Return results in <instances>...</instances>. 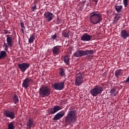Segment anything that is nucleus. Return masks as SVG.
<instances>
[{
    "label": "nucleus",
    "mask_w": 129,
    "mask_h": 129,
    "mask_svg": "<svg viewBox=\"0 0 129 129\" xmlns=\"http://www.w3.org/2000/svg\"><path fill=\"white\" fill-rule=\"evenodd\" d=\"M7 42L9 47H13L14 44L13 43V37H10L9 35H7Z\"/></svg>",
    "instance_id": "nucleus-18"
},
{
    "label": "nucleus",
    "mask_w": 129,
    "mask_h": 129,
    "mask_svg": "<svg viewBox=\"0 0 129 129\" xmlns=\"http://www.w3.org/2000/svg\"><path fill=\"white\" fill-rule=\"evenodd\" d=\"M59 75L61 77H64V76H65V69H60Z\"/></svg>",
    "instance_id": "nucleus-29"
},
{
    "label": "nucleus",
    "mask_w": 129,
    "mask_h": 129,
    "mask_svg": "<svg viewBox=\"0 0 129 129\" xmlns=\"http://www.w3.org/2000/svg\"><path fill=\"white\" fill-rule=\"evenodd\" d=\"M120 36L122 39H126L129 37V30H121L120 33Z\"/></svg>",
    "instance_id": "nucleus-14"
},
{
    "label": "nucleus",
    "mask_w": 129,
    "mask_h": 129,
    "mask_svg": "<svg viewBox=\"0 0 129 129\" xmlns=\"http://www.w3.org/2000/svg\"><path fill=\"white\" fill-rule=\"evenodd\" d=\"M57 38V34L55 33L51 37L52 40H55Z\"/></svg>",
    "instance_id": "nucleus-35"
},
{
    "label": "nucleus",
    "mask_w": 129,
    "mask_h": 129,
    "mask_svg": "<svg viewBox=\"0 0 129 129\" xmlns=\"http://www.w3.org/2000/svg\"><path fill=\"white\" fill-rule=\"evenodd\" d=\"M123 83H125V84L126 85H127V86H128V85H129V76H128V77H127L126 80L123 82Z\"/></svg>",
    "instance_id": "nucleus-31"
},
{
    "label": "nucleus",
    "mask_w": 129,
    "mask_h": 129,
    "mask_svg": "<svg viewBox=\"0 0 129 129\" xmlns=\"http://www.w3.org/2000/svg\"><path fill=\"white\" fill-rule=\"evenodd\" d=\"M123 3L124 6V7L126 8V7H127V0H123Z\"/></svg>",
    "instance_id": "nucleus-34"
},
{
    "label": "nucleus",
    "mask_w": 129,
    "mask_h": 129,
    "mask_svg": "<svg viewBox=\"0 0 129 129\" xmlns=\"http://www.w3.org/2000/svg\"><path fill=\"white\" fill-rule=\"evenodd\" d=\"M35 40V36H34V34H31L30 35V37L29 39V43L32 44V43H34V41Z\"/></svg>",
    "instance_id": "nucleus-26"
},
{
    "label": "nucleus",
    "mask_w": 129,
    "mask_h": 129,
    "mask_svg": "<svg viewBox=\"0 0 129 129\" xmlns=\"http://www.w3.org/2000/svg\"><path fill=\"white\" fill-rule=\"evenodd\" d=\"M77 111L75 110H71L68 111L64 118V122L66 124H72L77 121Z\"/></svg>",
    "instance_id": "nucleus-2"
},
{
    "label": "nucleus",
    "mask_w": 129,
    "mask_h": 129,
    "mask_svg": "<svg viewBox=\"0 0 129 129\" xmlns=\"http://www.w3.org/2000/svg\"><path fill=\"white\" fill-rule=\"evenodd\" d=\"M36 8H37V5H36V4H34L31 8V9H32V11L34 12L35 10H36Z\"/></svg>",
    "instance_id": "nucleus-32"
},
{
    "label": "nucleus",
    "mask_w": 129,
    "mask_h": 129,
    "mask_svg": "<svg viewBox=\"0 0 129 129\" xmlns=\"http://www.w3.org/2000/svg\"><path fill=\"white\" fill-rule=\"evenodd\" d=\"M60 109H62V107L56 105L54 106L53 108L49 109L48 112L49 114H54V113H56V112L59 111Z\"/></svg>",
    "instance_id": "nucleus-12"
},
{
    "label": "nucleus",
    "mask_w": 129,
    "mask_h": 129,
    "mask_svg": "<svg viewBox=\"0 0 129 129\" xmlns=\"http://www.w3.org/2000/svg\"><path fill=\"white\" fill-rule=\"evenodd\" d=\"M87 6L88 7V4H87Z\"/></svg>",
    "instance_id": "nucleus-40"
},
{
    "label": "nucleus",
    "mask_w": 129,
    "mask_h": 129,
    "mask_svg": "<svg viewBox=\"0 0 129 129\" xmlns=\"http://www.w3.org/2000/svg\"><path fill=\"white\" fill-rule=\"evenodd\" d=\"M93 3H95L96 5H97V3H98V0H92Z\"/></svg>",
    "instance_id": "nucleus-38"
},
{
    "label": "nucleus",
    "mask_w": 129,
    "mask_h": 129,
    "mask_svg": "<svg viewBox=\"0 0 129 129\" xmlns=\"http://www.w3.org/2000/svg\"><path fill=\"white\" fill-rule=\"evenodd\" d=\"M15 122H11L9 124H8V129H15Z\"/></svg>",
    "instance_id": "nucleus-30"
},
{
    "label": "nucleus",
    "mask_w": 129,
    "mask_h": 129,
    "mask_svg": "<svg viewBox=\"0 0 129 129\" xmlns=\"http://www.w3.org/2000/svg\"><path fill=\"white\" fill-rule=\"evenodd\" d=\"M4 32L5 35H7V34H8V31L7 29H5V30H4Z\"/></svg>",
    "instance_id": "nucleus-37"
},
{
    "label": "nucleus",
    "mask_w": 129,
    "mask_h": 129,
    "mask_svg": "<svg viewBox=\"0 0 129 129\" xmlns=\"http://www.w3.org/2000/svg\"><path fill=\"white\" fill-rule=\"evenodd\" d=\"M120 18V16L119 15H117L115 16L114 18H113V24H116V22Z\"/></svg>",
    "instance_id": "nucleus-28"
},
{
    "label": "nucleus",
    "mask_w": 129,
    "mask_h": 129,
    "mask_svg": "<svg viewBox=\"0 0 129 129\" xmlns=\"http://www.w3.org/2000/svg\"><path fill=\"white\" fill-rule=\"evenodd\" d=\"M94 53L93 50H84V56H87V57H90Z\"/></svg>",
    "instance_id": "nucleus-19"
},
{
    "label": "nucleus",
    "mask_w": 129,
    "mask_h": 129,
    "mask_svg": "<svg viewBox=\"0 0 129 129\" xmlns=\"http://www.w3.org/2000/svg\"><path fill=\"white\" fill-rule=\"evenodd\" d=\"M51 94V89L48 87H42L39 89V95L41 97H46Z\"/></svg>",
    "instance_id": "nucleus-4"
},
{
    "label": "nucleus",
    "mask_w": 129,
    "mask_h": 129,
    "mask_svg": "<svg viewBox=\"0 0 129 129\" xmlns=\"http://www.w3.org/2000/svg\"><path fill=\"white\" fill-rule=\"evenodd\" d=\"M74 56L76 58H78V57L80 58V57H82V56H84V50H78L76 51L74 54Z\"/></svg>",
    "instance_id": "nucleus-17"
},
{
    "label": "nucleus",
    "mask_w": 129,
    "mask_h": 129,
    "mask_svg": "<svg viewBox=\"0 0 129 129\" xmlns=\"http://www.w3.org/2000/svg\"><path fill=\"white\" fill-rule=\"evenodd\" d=\"M21 27L22 29H26V27H25V24H24V22H21L20 23Z\"/></svg>",
    "instance_id": "nucleus-36"
},
{
    "label": "nucleus",
    "mask_w": 129,
    "mask_h": 129,
    "mask_svg": "<svg viewBox=\"0 0 129 129\" xmlns=\"http://www.w3.org/2000/svg\"><path fill=\"white\" fill-rule=\"evenodd\" d=\"M4 47H5V51H8L9 50L8 47V44H7V43H6V42H4Z\"/></svg>",
    "instance_id": "nucleus-33"
},
{
    "label": "nucleus",
    "mask_w": 129,
    "mask_h": 129,
    "mask_svg": "<svg viewBox=\"0 0 129 129\" xmlns=\"http://www.w3.org/2000/svg\"><path fill=\"white\" fill-rule=\"evenodd\" d=\"M92 38V36H91L90 35L86 33L83 34L81 37V40L82 41H84V42H88L91 40Z\"/></svg>",
    "instance_id": "nucleus-13"
},
{
    "label": "nucleus",
    "mask_w": 129,
    "mask_h": 129,
    "mask_svg": "<svg viewBox=\"0 0 129 129\" xmlns=\"http://www.w3.org/2000/svg\"><path fill=\"white\" fill-rule=\"evenodd\" d=\"M110 93L111 95H113V96H116V94H117V92H116V90L115 89L113 88L111 89L110 91Z\"/></svg>",
    "instance_id": "nucleus-27"
},
{
    "label": "nucleus",
    "mask_w": 129,
    "mask_h": 129,
    "mask_svg": "<svg viewBox=\"0 0 129 129\" xmlns=\"http://www.w3.org/2000/svg\"><path fill=\"white\" fill-rule=\"evenodd\" d=\"M4 115L5 117H8L11 119H14L15 117V112L12 111L10 110H7L4 111Z\"/></svg>",
    "instance_id": "nucleus-7"
},
{
    "label": "nucleus",
    "mask_w": 129,
    "mask_h": 129,
    "mask_svg": "<svg viewBox=\"0 0 129 129\" xmlns=\"http://www.w3.org/2000/svg\"><path fill=\"white\" fill-rule=\"evenodd\" d=\"M102 91H103V88L99 86V85H96L94 88L91 89L90 93L93 97H96V96L101 94Z\"/></svg>",
    "instance_id": "nucleus-3"
},
{
    "label": "nucleus",
    "mask_w": 129,
    "mask_h": 129,
    "mask_svg": "<svg viewBox=\"0 0 129 129\" xmlns=\"http://www.w3.org/2000/svg\"><path fill=\"white\" fill-rule=\"evenodd\" d=\"M18 66V68L20 69L22 72H25V71L30 67V63L23 62L22 63H19Z\"/></svg>",
    "instance_id": "nucleus-10"
},
{
    "label": "nucleus",
    "mask_w": 129,
    "mask_h": 129,
    "mask_svg": "<svg viewBox=\"0 0 129 129\" xmlns=\"http://www.w3.org/2000/svg\"><path fill=\"white\" fill-rule=\"evenodd\" d=\"M63 61L67 65H69V62L70 61V57L68 56V55H66L64 57Z\"/></svg>",
    "instance_id": "nucleus-23"
},
{
    "label": "nucleus",
    "mask_w": 129,
    "mask_h": 129,
    "mask_svg": "<svg viewBox=\"0 0 129 129\" xmlns=\"http://www.w3.org/2000/svg\"><path fill=\"white\" fill-rule=\"evenodd\" d=\"M13 102L16 104L19 102V97L17 94H15L12 98Z\"/></svg>",
    "instance_id": "nucleus-25"
},
{
    "label": "nucleus",
    "mask_w": 129,
    "mask_h": 129,
    "mask_svg": "<svg viewBox=\"0 0 129 129\" xmlns=\"http://www.w3.org/2000/svg\"><path fill=\"white\" fill-rule=\"evenodd\" d=\"M33 82V80L30 78H26L23 83H22V87H24L25 89H27L28 87H30V84Z\"/></svg>",
    "instance_id": "nucleus-9"
},
{
    "label": "nucleus",
    "mask_w": 129,
    "mask_h": 129,
    "mask_svg": "<svg viewBox=\"0 0 129 129\" xmlns=\"http://www.w3.org/2000/svg\"><path fill=\"white\" fill-rule=\"evenodd\" d=\"M122 74H123V73L121 72V70H118L115 72V76L117 78H119V77L122 76Z\"/></svg>",
    "instance_id": "nucleus-20"
},
{
    "label": "nucleus",
    "mask_w": 129,
    "mask_h": 129,
    "mask_svg": "<svg viewBox=\"0 0 129 129\" xmlns=\"http://www.w3.org/2000/svg\"><path fill=\"white\" fill-rule=\"evenodd\" d=\"M82 83H83V77H82V74L80 73L76 76L75 85L80 86Z\"/></svg>",
    "instance_id": "nucleus-5"
},
{
    "label": "nucleus",
    "mask_w": 129,
    "mask_h": 129,
    "mask_svg": "<svg viewBox=\"0 0 129 129\" xmlns=\"http://www.w3.org/2000/svg\"><path fill=\"white\" fill-rule=\"evenodd\" d=\"M21 31H22V33H23V34H24V29L23 28L21 29Z\"/></svg>",
    "instance_id": "nucleus-39"
},
{
    "label": "nucleus",
    "mask_w": 129,
    "mask_h": 129,
    "mask_svg": "<svg viewBox=\"0 0 129 129\" xmlns=\"http://www.w3.org/2000/svg\"><path fill=\"white\" fill-rule=\"evenodd\" d=\"M36 124H35V121L33 120V119L29 118L28 121L27 122L26 126L28 127V129H30L32 127H35Z\"/></svg>",
    "instance_id": "nucleus-16"
},
{
    "label": "nucleus",
    "mask_w": 129,
    "mask_h": 129,
    "mask_svg": "<svg viewBox=\"0 0 129 129\" xmlns=\"http://www.w3.org/2000/svg\"><path fill=\"white\" fill-rule=\"evenodd\" d=\"M54 18V14L53 13L49 12L46 11L44 14V19L46 20L47 22H51L52 20Z\"/></svg>",
    "instance_id": "nucleus-8"
},
{
    "label": "nucleus",
    "mask_w": 129,
    "mask_h": 129,
    "mask_svg": "<svg viewBox=\"0 0 129 129\" xmlns=\"http://www.w3.org/2000/svg\"><path fill=\"white\" fill-rule=\"evenodd\" d=\"M65 115V111H61L57 113L54 115V117L52 118L53 120H59L60 118H62L63 116Z\"/></svg>",
    "instance_id": "nucleus-11"
},
{
    "label": "nucleus",
    "mask_w": 129,
    "mask_h": 129,
    "mask_svg": "<svg viewBox=\"0 0 129 129\" xmlns=\"http://www.w3.org/2000/svg\"><path fill=\"white\" fill-rule=\"evenodd\" d=\"M7 52L5 50L1 51L0 52V59L5 58L7 56Z\"/></svg>",
    "instance_id": "nucleus-24"
},
{
    "label": "nucleus",
    "mask_w": 129,
    "mask_h": 129,
    "mask_svg": "<svg viewBox=\"0 0 129 129\" xmlns=\"http://www.w3.org/2000/svg\"><path fill=\"white\" fill-rule=\"evenodd\" d=\"M58 47H59V48ZM62 46L60 45L54 46L52 49L53 55H58V54H60V48Z\"/></svg>",
    "instance_id": "nucleus-15"
},
{
    "label": "nucleus",
    "mask_w": 129,
    "mask_h": 129,
    "mask_svg": "<svg viewBox=\"0 0 129 129\" xmlns=\"http://www.w3.org/2000/svg\"><path fill=\"white\" fill-rule=\"evenodd\" d=\"M64 83L65 82H61L60 83H55L52 85V88L55 90H63V89H64Z\"/></svg>",
    "instance_id": "nucleus-6"
},
{
    "label": "nucleus",
    "mask_w": 129,
    "mask_h": 129,
    "mask_svg": "<svg viewBox=\"0 0 129 129\" xmlns=\"http://www.w3.org/2000/svg\"><path fill=\"white\" fill-rule=\"evenodd\" d=\"M62 36L64 38H69V36H70V34L69 33V32L63 30L62 32Z\"/></svg>",
    "instance_id": "nucleus-22"
},
{
    "label": "nucleus",
    "mask_w": 129,
    "mask_h": 129,
    "mask_svg": "<svg viewBox=\"0 0 129 129\" xmlns=\"http://www.w3.org/2000/svg\"><path fill=\"white\" fill-rule=\"evenodd\" d=\"M89 21L92 25L100 24L102 21V15L98 11H93L89 14Z\"/></svg>",
    "instance_id": "nucleus-1"
},
{
    "label": "nucleus",
    "mask_w": 129,
    "mask_h": 129,
    "mask_svg": "<svg viewBox=\"0 0 129 129\" xmlns=\"http://www.w3.org/2000/svg\"><path fill=\"white\" fill-rule=\"evenodd\" d=\"M114 8L117 13H121V12H122V6L115 5Z\"/></svg>",
    "instance_id": "nucleus-21"
}]
</instances>
